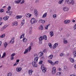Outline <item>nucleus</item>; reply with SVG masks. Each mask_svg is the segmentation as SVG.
Segmentation results:
<instances>
[{"mask_svg":"<svg viewBox=\"0 0 76 76\" xmlns=\"http://www.w3.org/2000/svg\"><path fill=\"white\" fill-rule=\"evenodd\" d=\"M47 37L46 35H44L43 37L41 36L39 39V41H41L42 40H43V39L45 40H47Z\"/></svg>","mask_w":76,"mask_h":76,"instance_id":"1","label":"nucleus"},{"mask_svg":"<svg viewBox=\"0 0 76 76\" xmlns=\"http://www.w3.org/2000/svg\"><path fill=\"white\" fill-rule=\"evenodd\" d=\"M67 4H71L72 5H73L75 4V1L73 0H68L67 2Z\"/></svg>","mask_w":76,"mask_h":76,"instance_id":"2","label":"nucleus"},{"mask_svg":"<svg viewBox=\"0 0 76 76\" xmlns=\"http://www.w3.org/2000/svg\"><path fill=\"white\" fill-rule=\"evenodd\" d=\"M41 69H42V71L43 73H45L47 69L44 66V65H42L41 66Z\"/></svg>","mask_w":76,"mask_h":76,"instance_id":"3","label":"nucleus"},{"mask_svg":"<svg viewBox=\"0 0 76 76\" xmlns=\"http://www.w3.org/2000/svg\"><path fill=\"white\" fill-rule=\"evenodd\" d=\"M56 72V68L55 67H53V70L52 71V73L53 75H54Z\"/></svg>","mask_w":76,"mask_h":76,"instance_id":"4","label":"nucleus"},{"mask_svg":"<svg viewBox=\"0 0 76 76\" xmlns=\"http://www.w3.org/2000/svg\"><path fill=\"white\" fill-rule=\"evenodd\" d=\"M35 61H33L32 63V65L34 67H37L38 66V65L37 64H35Z\"/></svg>","mask_w":76,"mask_h":76,"instance_id":"5","label":"nucleus"},{"mask_svg":"<svg viewBox=\"0 0 76 76\" xmlns=\"http://www.w3.org/2000/svg\"><path fill=\"white\" fill-rule=\"evenodd\" d=\"M30 22L31 24H34L35 22V19L34 18H33L31 19Z\"/></svg>","mask_w":76,"mask_h":76,"instance_id":"6","label":"nucleus"},{"mask_svg":"<svg viewBox=\"0 0 76 76\" xmlns=\"http://www.w3.org/2000/svg\"><path fill=\"white\" fill-rule=\"evenodd\" d=\"M58 43H56L55 44L53 45V49H55V48L58 46Z\"/></svg>","mask_w":76,"mask_h":76,"instance_id":"7","label":"nucleus"},{"mask_svg":"<svg viewBox=\"0 0 76 76\" xmlns=\"http://www.w3.org/2000/svg\"><path fill=\"white\" fill-rule=\"evenodd\" d=\"M21 70H22V68L20 67V68L17 67L16 69V71H17L18 72H20Z\"/></svg>","mask_w":76,"mask_h":76,"instance_id":"8","label":"nucleus"},{"mask_svg":"<svg viewBox=\"0 0 76 76\" xmlns=\"http://www.w3.org/2000/svg\"><path fill=\"white\" fill-rule=\"evenodd\" d=\"M38 29L41 31L43 30V26L42 25H40L39 27L38 28Z\"/></svg>","mask_w":76,"mask_h":76,"instance_id":"9","label":"nucleus"},{"mask_svg":"<svg viewBox=\"0 0 76 76\" xmlns=\"http://www.w3.org/2000/svg\"><path fill=\"white\" fill-rule=\"evenodd\" d=\"M70 22V20H66L64 21V23L65 24H67L69 23Z\"/></svg>","mask_w":76,"mask_h":76,"instance_id":"10","label":"nucleus"},{"mask_svg":"<svg viewBox=\"0 0 76 76\" xmlns=\"http://www.w3.org/2000/svg\"><path fill=\"white\" fill-rule=\"evenodd\" d=\"M9 16H7L6 17H4L3 19L4 20H8V19H9Z\"/></svg>","mask_w":76,"mask_h":76,"instance_id":"11","label":"nucleus"},{"mask_svg":"<svg viewBox=\"0 0 76 76\" xmlns=\"http://www.w3.org/2000/svg\"><path fill=\"white\" fill-rule=\"evenodd\" d=\"M69 8H66V7H63V10L64 11H69Z\"/></svg>","mask_w":76,"mask_h":76,"instance_id":"12","label":"nucleus"},{"mask_svg":"<svg viewBox=\"0 0 76 76\" xmlns=\"http://www.w3.org/2000/svg\"><path fill=\"white\" fill-rule=\"evenodd\" d=\"M18 25V23H17V22H13L12 24V26H16Z\"/></svg>","mask_w":76,"mask_h":76,"instance_id":"13","label":"nucleus"},{"mask_svg":"<svg viewBox=\"0 0 76 76\" xmlns=\"http://www.w3.org/2000/svg\"><path fill=\"white\" fill-rule=\"evenodd\" d=\"M31 16H32V15L29 13H28L26 15V16L27 18H30Z\"/></svg>","mask_w":76,"mask_h":76,"instance_id":"14","label":"nucleus"},{"mask_svg":"<svg viewBox=\"0 0 76 76\" xmlns=\"http://www.w3.org/2000/svg\"><path fill=\"white\" fill-rule=\"evenodd\" d=\"M63 42L64 44H66L67 43V41L66 40V38H64L63 39Z\"/></svg>","mask_w":76,"mask_h":76,"instance_id":"15","label":"nucleus"},{"mask_svg":"<svg viewBox=\"0 0 76 76\" xmlns=\"http://www.w3.org/2000/svg\"><path fill=\"white\" fill-rule=\"evenodd\" d=\"M45 20H40L39 21V23H45Z\"/></svg>","mask_w":76,"mask_h":76,"instance_id":"16","label":"nucleus"},{"mask_svg":"<svg viewBox=\"0 0 76 76\" xmlns=\"http://www.w3.org/2000/svg\"><path fill=\"white\" fill-rule=\"evenodd\" d=\"M32 28L31 27H30L29 28V34H31L32 33Z\"/></svg>","mask_w":76,"mask_h":76,"instance_id":"17","label":"nucleus"},{"mask_svg":"<svg viewBox=\"0 0 76 76\" xmlns=\"http://www.w3.org/2000/svg\"><path fill=\"white\" fill-rule=\"evenodd\" d=\"M28 48L29 49V48H28L27 49H26V50L25 51V52L24 53V54H26V53H28Z\"/></svg>","mask_w":76,"mask_h":76,"instance_id":"18","label":"nucleus"},{"mask_svg":"<svg viewBox=\"0 0 76 76\" xmlns=\"http://www.w3.org/2000/svg\"><path fill=\"white\" fill-rule=\"evenodd\" d=\"M33 45V43H31V46H30L28 48H29V49H28L29 51H31V47H32Z\"/></svg>","mask_w":76,"mask_h":76,"instance_id":"19","label":"nucleus"},{"mask_svg":"<svg viewBox=\"0 0 76 76\" xmlns=\"http://www.w3.org/2000/svg\"><path fill=\"white\" fill-rule=\"evenodd\" d=\"M47 13H45L43 15L42 18H45L47 16Z\"/></svg>","mask_w":76,"mask_h":76,"instance_id":"20","label":"nucleus"},{"mask_svg":"<svg viewBox=\"0 0 76 76\" xmlns=\"http://www.w3.org/2000/svg\"><path fill=\"white\" fill-rule=\"evenodd\" d=\"M21 1V0H19L18 1H15V2L16 4H18L19 3H20V1Z\"/></svg>","mask_w":76,"mask_h":76,"instance_id":"21","label":"nucleus"},{"mask_svg":"<svg viewBox=\"0 0 76 76\" xmlns=\"http://www.w3.org/2000/svg\"><path fill=\"white\" fill-rule=\"evenodd\" d=\"M32 72H33V71L31 70H28V73L30 75H32Z\"/></svg>","mask_w":76,"mask_h":76,"instance_id":"22","label":"nucleus"},{"mask_svg":"<svg viewBox=\"0 0 76 76\" xmlns=\"http://www.w3.org/2000/svg\"><path fill=\"white\" fill-rule=\"evenodd\" d=\"M53 57V55H51L49 56L48 57V58L50 60L52 59V58Z\"/></svg>","mask_w":76,"mask_h":76,"instance_id":"23","label":"nucleus"},{"mask_svg":"<svg viewBox=\"0 0 76 76\" xmlns=\"http://www.w3.org/2000/svg\"><path fill=\"white\" fill-rule=\"evenodd\" d=\"M39 54L40 57H41V56L44 55V53H42V52H40L39 53Z\"/></svg>","mask_w":76,"mask_h":76,"instance_id":"24","label":"nucleus"},{"mask_svg":"<svg viewBox=\"0 0 76 76\" xmlns=\"http://www.w3.org/2000/svg\"><path fill=\"white\" fill-rule=\"evenodd\" d=\"M50 34L51 36V37H53V36H54V33H53V31H51L50 32Z\"/></svg>","mask_w":76,"mask_h":76,"instance_id":"25","label":"nucleus"},{"mask_svg":"<svg viewBox=\"0 0 76 76\" xmlns=\"http://www.w3.org/2000/svg\"><path fill=\"white\" fill-rule=\"evenodd\" d=\"M50 24L46 26H45V28L46 29V30H48V26H50Z\"/></svg>","mask_w":76,"mask_h":76,"instance_id":"26","label":"nucleus"},{"mask_svg":"<svg viewBox=\"0 0 76 76\" xmlns=\"http://www.w3.org/2000/svg\"><path fill=\"white\" fill-rule=\"evenodd\" d=\"M25 23V20H22V22H21V26H23V24Z\"/></svg>","mask_w":76,"mask_h":76,"instance_id":"27","label":"nucleus"},{"mask_svg":"<svg viewBox=\"0 0 76 76\" xmlns=\"http://www.w3.org/2000/svg\"><path fill=\"white\" fill-rule=\"evenodd\" d=\"M38 58H39L38 57H36V58H34L35 61H37H37H38Z\"/></svg>","mask_w":76,"mask_h":76,"instance_id":"28","label":"nucleus"},{"mask_svg":"<svg viewBox=\"0 0 76 76\" xmlns=\"http://www.w3.org/2000/svg\"><path fill=\"white\" fill-rule=\"evenodd\" d=\"M16 19H20L22 18V16L18 15L16 17Z\"/></svg>","mask_w":76,"mask_h":76,"instance_id":"29","label":"nucleus"},{"mask_svg":"<svg viewBox=\"0 0 76 76\" xmlns=\"http://www.w3.org/2000/svg\"><path fill=\"white\" fill-rule=\"evenodd\" d=\"M22 37H23V38H24V37H25V34H22L20 37V39L22 38Z\"/></svg>","mask_w":76,"mask_h":76,"instance_id":"30","label":"nucleus"},{"mask_svg":"<svg viewBox=\"0 0 76 76\" xmlns=\"http://www.w3.org/2000/svg\"><path fill=\"white\" fill-rule=\"evenodd\" d=\"M70 61H71V63H74L75 61V60H74V58H72L70 60Z\"/></svg>","mask_w":76,"mask_h":76,"instance_id":"31","label":"nucleus"},{"mask_svg":"<svg viewBox=\"0 0 76 76\" xmlns=\"http://www.w3.org/2000/svg\"><path fill=\"white\" fill-rule=\"evenodd\" d=\"M34 13L35 15H38V13H37V10H34Z\"/></svg>","mask_w":76,"mask_h":76,"instance_id":"32","label":"nucleus"},{"mask_svg":"<svg viewBox=\"0 0 76 76\" xmlns=\"http://www.w3.org/2000/svg\"><path fill=\"white\" fill-rule=\"evenodd\" d=\"M13 42H14V39H11L10 41V43H11V44H13Z\"/></svg>","mask_w":76,"mask_h":76,"instance_id":"33","label":"nucleus"},{"mask_svg":"<svg viewBox=\"0 0 76 76\" xmlns=\"http://www.w3.org/2000/svg\"><path fill=\"white\" fill-rule=\"evenodd\" d=\"M6 53H4L3 54V55L1 57L2 58H4V57H5V56H6Z\"/></svg>","mask_w":76,"mask_h":76,"instance_id":"34","label":"nucleus"},{"mask_svg":"<svg viewBox=\"0 0 76 76\" xmlns=\"http://www.w3.org/2000/svg\"><path fill=\"white\" fill-rule=\"evenodd\" d=\"M27 40V39H26V38H24L23 39V42H26Z\"/></svg>","mask_w":76,"mask_h":76,"instance_id":"35","label":"nucleus"},{"mask_svg":"<svg viewBox=\"0 0 76 76\" xmlns=\"http://www.w3.org/2000/svg\"><path fill=\"white\" fill-rule=\"evenodd\" d=\"M48 45L50 47V48H51L52 47V44H51V43H49L48 44Z\"/></svg>","mask_w":76,"mask_h":76,"instance_id":"36","label":"nucleus"},{"mask_svg":"<svg viewBox=\"0 0 76 76\" xmlns=\"http://www.w3.org/2000/svg\"><path fill=\"white\" fill-rule=\"evenodd\" d=\"M73 54L74 56H74V57H76V51H75L74 52H73Z\"/></svg>","mask_w":76,"mask_h":76,"instance_id":"37","label":"nucleus"},{"mask_svg":"<svg viewBox=\"0 0 76 76\" xmlns=\"http://www.w3.org/2000/svg\"><path fill=\"white\" fill-rule=\"evenodd\" d=\"M61 72H59L57 73L56 75H58L59 76H60L61 75Z\"/></svg>","mask_w":76,"mask_h":76,"instance_id":"38","label":"nucleus"},{"mask_svg":"<svg viewBox=\"0 0 76 76\" xmlns=\"http://www.w3.org/2000/svg\"><path fill=\"white\" fill-rule=\"evenodd\" d=\"M7 44L6 42H5L4 43V47L5 48H6V47H7Z\"/></svg>","mask_w":76,"mask_h":76,"instance_id":"39","label":"nucleus"},{"mask_svg":"<svg viewBox=\"0 0 76 76\" xmlns=\"http://www.w3.org/2000/svg\"><path fill=\"white\" fill-rule=\"evenodd\" d=\"M5 37V34H3L0 37L1 38H3Z\"/></svg>","mask_w":76,"mask_h":76,"instance_id":"40","label":"nucleus"},{"mask_svg":"<svg viewBox=\"0 0 76 76\" xmlns=\"http://www.w3.org/2000/svg\"><path fill=\"white\" fill-rule=\"evenodd\" d=\"M64 69L65 70H67V67L66 66H64Z\"/></svg>","mask_w":76,"mask_h":76,"instance_id":"41","label":"nucleus"},{"mask_svg":"<svg viewBox=\"0 0 76 76\" xmlns=\"http://www.w3.org/2000/svg\"><path fill=\"white\" fill-rule=\"evenodd\" d=\"M4 10L3 9H1L0 10V12H1V13H3V12H4Z\"/></svg>","mask_w":76,"mask_h":76,"instance_id":"42","label":"nucleus"},{"mask_svg":"<svg viewBox=\"0 0 76 76\" xmlns=\"http://www.w3.org/2000/svg\"><path fill=\"white\" fill-rule=\"evenodd\" d=\"M15 55H16V53H13L11 55V57H13L15 56Z\"/></svg>","mask_w":76,"mask_h":76,"instance_id":"43","label":"nucleus"},{"mask_svg":"<svg viewBox=\"0 0 76 76\" xmlns=\"http://www.w3.org/2000/svg\"><path fill=\"white\" fill-rule=\"evenodd\" d=\"M8 10H10L11 9V6H9L7 8Z\"/></svg>","mask_w":76,"mask_h":76,"instance_id":"44","label":"nucleus"},{"mask_svg":"<svg viewBox=\"0 0 76 76\" xmlns=\"http://www.w3.org/2000/svg\"><path fill=\"white\" fill-rule=\"evenodd\" d=\"M12 74L10 72L9 73H8V75L7 76H11Z\"/></svg>","mask_w":76,"mask_h":76,"instance_id":"45","label":"nucleus"},{"mask_svg":"<svg viewBox=\"0 0 76 76\" xmlns=\"http://www.w3.org/2000/svg\"><path fill=\"white\" fill-rule=\"evenodd\" d=\"M7 27V25H6L5 26H4V27H3V29H5V28H6V27Z\"/></svg>","mask_w":76,"mask_h":76,"instance_id":"46","label":"nucleus"},{"mask_svg":"<svg viewBox=\"0 0 76 76\" xmlns=\"http://www.w3.org/2000/svg\"><path fill=\"white\" fill-rule=\"evenodd\" d=\"M42 62H43V61H41L39 63V64H42Z\"/></svg>","mask_w":76,"mask_h":76,"instance_id":"47","label":"nucleus"},{"mask_svg":"<svg viewBox=\"0 0 76 76\" xmlns=\"http://www.w3.org/2000/svg\"><path fill=\"white\" fill-rule=\"evenodd\" d=\"M25 3V0H23L20 3V4H23Z\"/></svg>","mask_w":76,"mask_h":76,"instance_id":"48","label":"nucleus"},{"mask_svg":"<svg viewBox=\"0 0 76 76\" xmlns=\"http://www.w3.org/2000/svg\"><path fill=\"white\" fill-rule=\"evenodd\" d=\"M50 64H51V65H52V66H54V65L55 64L54 63H53V61L51 62V63Z\"/></svg>","mask_w":76,"mask_h":76,"instance_id":"49","label":"nucleus"},{"mask_svg":"<svg viewBox=\"0 0 76 76\" xmlns=\"http://www.w3.org/2000/svg\"><path fill=\"white\" fill-rule=\"evenodd\" d=\"M56 14H54L53 15V17L54 18H55L56 17Z\"/></svg>","mask_w":76,"mask_h":76,"instance_id":"50","label":"nucleus"},{"mask_svg":"<svg viewBox=\"0 0 76 76\" xmlns=\"http://www.w3.org/2000/svg\"><path fill=\"white\" fill-rule=\"evenodd\" d=\"M48 61L49 63H50V64L52 62V61H51V60H48Z\"/></svg>","mask_w":76,"mask_h":76,"instance_id":"51","label":"nucleus"},{"mask_svg":"<svg viewBox=\"0 0 76 76\" xmlns=\"http://www.w3.org/2000/svg\"><path fill=\"white\" fill-rule=\"evenodd\" d=\"M63 55H64V54H63V53H61V54H60V56L61 57H62V56H63Z\"/></svg>","mask_w":76,"mask_h":76,"instance_id":"52","label":"nucleus"},{"mask_svg":"<svg viewBox=\"0 0 76 76\" xmlns=\"http://www.w3.org/2000/svg\"><path fill=\"white\" fill-rule=\"evenodd\" d=\"M13 59H14V57H11V60H13Z\"/></svg>","mask_w":76,"mask_h":76,"instance_id":"53","label":"nucleus"},{"mask_svg":"<svg viewBox=\"0 0 76 76\" xmlns=\"http://www.w3.org/2000/svg\"><path fill=\"white\" fill-rule=\"evenodd\" d=\"M39 1V0H36L35 3H38V1Z\"/></svg>","mask_w":76,"mask_h":76,"instance_id":"54","label":"nucleus"},{"mask_svg":"<svg viewBox=\"0 0 76 76\" xmlns=\"http://www.w3.org/2000/svg\"><path fill=\"white\" fill-rule=\"evenodd\" d=\"M6 13H10V10H8V11H6Z\"/></svg>","mask_w":76,"mask_h":76,"instance_id":"55","label":"nucleus"},{"mask_svg":"<svg viewBox=\"0 0 76 76\" xmlns=\"http://www.w3.org/2000/svg\"><path fill=\"white\" fill-rule=\"evenodd\" d=\"M58 61H56L55 62V64H58Z\"/></svg>","mask_w":76,"mask_h":76,"instance_id":"56","label":"nucleus"},{"mask_svg":"<svg viewBox=\"0 0 76 76\" xmlns=\"http://www.w3.org/2000/svg\"><path fill=\"white\" fill-rule=\"evenodd\" d=\"M70 76H76V75L75 74H72V75H70Z\"/></svg>","mask_w":76,"mask_h":76,"instance_id":"57","label":"nucleus"},{"mask_svg":"<svg viewBox=\"0 0 76 76\" xmlns=\"http://www.w3.org/2000/svg\"><path fill=\"white\" fill-rule=\"evenodd\" d=\"M16 62L17 63H19V59H18L16 61Z\"/></svg>","mask_w":76,"mask_h":76,"instance_id":"58","label":"nucleus"},{"mask_svg":"<svg viewBox=\"0 0 76 76\" xmlns=\"http://www.w3.org/2000/svg\"><path fill=\"white\" fill-rule=\"evenodd\" d=\"M37 54H35L34 55V57H37Z\"/></svg>","mask_w":76,"mask_h":76,"instance_id":"59","label":"nucleus"},{"mask_svg":"<svg viewBox=\"0 0 76 76\" xmlns=\"http://www.w3.org/2000/svg\"><path fill=\"white\" fill-rule=\"evenodd\" d=\"M76 21H75V20H73L72 21V22H73V23H74V22H75Z\"/></svg>","mask_w":76,"mask_h":76,"instance_id":"60","label":"nucleus"},{"mask_svg":"<svg viewBox=\"0 0 76 76\" xmlns=\"http://www.w3.org/2000/svg\"><path fill=\"white\" fill-rule=\"evenodd\" d=\"M9 13L12 14L13 13V12L12 11L10 12Z\"/></svg>","mask_w":76,"mask_h":76,"instance_id":"61","label":"nucleus"},{"mask_svg":"<svg viewBox=\"0 0 76 76\" xmlns=\"http://www.w3.org/2000/svg\"><path fill=\"white\" fill-rule=\"evenodd\" d=\"M2 20V18H0V21H1Z\"/></svg>","mask_w":76,"mask_h":76,"instance_id":"62","label":"nucleus"},{"mask_svg":"<svg viewBox=\"0 0 76 76\" xmlns=\"http://www.w3.org/2000/svg\"><path fill=\"white\" fill-rule=\"evenodd\" d=\"M58 3L59 4H61V2L60 1L58 2Z\"/></svg>","mask_w":76,"mask_h":76,"instance_id":"63","label":"nucleus"},{"mask_svg":"<svg viewBox=\"0 0 76 76\" xmlns=\"http://www.w3.org/2000/svg\"><path fill=\"white\" fill-rule=\"evenodd\" d=\"M1 42L0 41V46H1Z\"/></svg>","mask_w":76,"mask_h":76,"instance_id":"64","label":"nucleus"}]
</instances>
